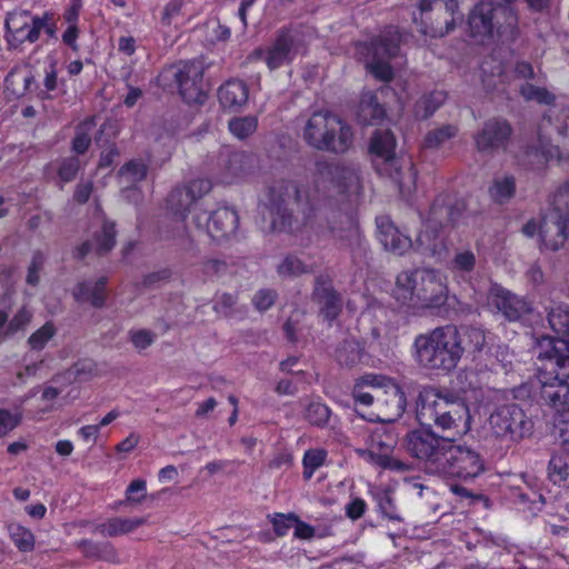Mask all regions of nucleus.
Masks as SVG:
<instances>
[{
    "mask_svg": "<svg viewBox=\"0 0 569 569\" xmlns=\"http://www.w3.org/2000/svg\"><path fill=\"white\" fill-rule=\"evenodd\" d=\"M417 419L421 426H435L442 432L462 437L471 428V416L466 401L438 388H423L417 399Z\"/></svg>",
    "mask_w": 569,
    "mask_h": 569,
    "instance_id": "obj_1",
    "label": "nucleus"
},
{
    "mask_svg": "<svg viewBox=\"0 0 569 569\" xmlns=\"http://www.w3.org/2000/svg\"><path fill=\"white\" fill-rule=\"evenodd\" d=\"M412 348L415 361L419 367L443 373L455 370L466 352L465 339L460 330L452 325L418 335Z\"/></svg>",
    "mask_w": 569,
    "mask_h": 569,
    "instance_id": "obj_2",
    "label": "nucleus"
},
{
    "mask_svg": "<svg viewBox=\"0 0 569 569\" xmlns=\"http://www.w3.org/2000/svg\"><path fill=\"white\" fill-rule=\"evenodd\" d=\"M395 296L402 305L416 310L436 309L446 305V278L433 269L402 271L396 280Z\"/></svg>",
    "mask_w": 569,
    "mask_h": 569,
    "instance_id": "obj_3",
    "label": "nucleus"
},
{
    "mask_svg": "<svg viewBox=\"0 0 569 569\" xmlns=\"http://www.w3.org/2000/svg\"><path fill=\"white\" fill-rule=\"evenodd\" d=\"M269 206L273 232L299 231L313 217L312 207L302 200L301 189L292 180H279L269 188Z\"/></svg>",
    "mask_w": 569,
    "mask_h": 569,
    "instance_id": "obj_4",
    "label": "nucleus"
},
{
    "mask_svg": "<svg viewBox=\"0 0 569 569\" xmlns=\"http://www.w3.org/2000/svg\"><path fill=\"white\" fill-rule=\"evenodd\" d=\"M302 137L309 147L336 154L347 152L353 144L350 124L330 111L313 112L303 127Z\"/></svg>",
    "mask_w": 569,
    "mask_h": 569,
    "instance_id": "obj_5",
    "label": "nucleus"
},
{
    "mask_svg": "<svg viewBox=\"0 0 569 569\" xmlns=\"http://www.w3.org/2000/svg\"><path fill=\"white\" fill-rule=\"evenodd\" d=\"M396 139L389 130H377L370 141L373 166L380 176L391 178L403 197L416 189V172L410 161L395 153Z\"/></svg>",
    "mask_w": 569,
    "mask_h": 569,
    "instance_id": "obj_6",
    "label": "nucleus"
},
{
    "mask_svg": "<svg viewBox=\"0 0 569 569\" xmlns=\"http://www.w3.org/2000/svg\"><path fill=\"white\" fill-rule=\"evenodd\" d=\"M547 321L559 339H542L548 348L540 352L539 358L548 360L550 367V370L546 368L543 372L569 378V307L566 305L551 307L547 311Z\"/></svg>",
    "mask_w": 569,
    "mask_h": 569,
    "instance_id": "obj_7",
    "label": "nucleus"
},
{
    "mask_svg": "<svg viewBox=\"0 0 569 569\" xmlns=\"http://www.w3.org/2000/svg\"><path fill=\"white\" fill-rule=\"evenodd\" d=\"M401 42L399 31L389 27L370 42L358 46V54L363 57L367 69L380 81L389 82L393 79V71L386 61L397 56Z\"/></svg>",
    "mask_w": 569,
    "mask_h": 569,
    "instance_id": "obj_8",
    "label": "nucleus"
},
{
    "mask_svg": "<svg viewBox=\"0 0 569 569\" xmlns=\"http://www.w3.org/2000/svg\"><path fill=\"white\" fill-rule=\"evenodd\" d=\"M540 399L555 410L553 426L562 445L569 448V378L540 372Z\"/></svg>",
    "mask_w": 569,
    "mask_h": 569,
    "instance_id": "obj_9",
    "label": "nucleus"
},
{
    "mask_svg": "<svg viewBox=\"0 0 569 569\" xmlns=\"http://www.w3.org/2000/svg\"><path fill=\"white\" fill-rule=\"evenodd\" d=\"M527 156L538 162L569 159V113L552 126L548 120L539 128L537 140L527 147Z\"/></svg>",
    "mask_w": 569,
    "mask_h": 569,
    "instance_id": "obj_10",
    "label": "nucleus"
},
{
    "mask_svg": "<svg viewBox=\"0 0 569 569\" xmlns=\"http://www.w3.org/2000/svg\"><path fill=\"white\" fill-rule=\"evenodd\" d=\"M489 431L497 440L507 446L518 443L532 431V421L516 403L495 409L488 419Z\"/></svg>",
    "mask_w": 569,
    "mask_h": 569,
    "instance_id": "obj_11",
    "label": "nucleus"
},
{
    "mask_svg": "<svg viewBox=\"0 0 569 569\" xmlns=\"http://www.w3.org/2000/svg\"><path fill=\"white\" fill-rule=\"evenodd\" d=\"M569 186L560 188L553 196L552 208L545 214L539 226L542 244L552 251L562 248L568 239Z\"/></svg>",
    "mask_w": 569,
    "mask_h": 569,
    "instance_id": "obj_12",
    "label": "nucleus"
},
{
    "mask_svg": "<svg viewBox=\"0 0 569 569\" xmlns=\"http://www.w3.org/2000/svg\"><path fill=\"white\" fill-rule=\"evenodd\" d=\"M419 18H415L419 31L431 38H442L456 28L457 0H420Z\"/></svg>",
    "mask_w": 569,
    "mask_h": 569,
    "instance_id": "obj_13",
    "label": "nucleus"
},
{
    "mask_svg": "<svg viewBox=\"0 0 569 569\" xmlns=\"http://www.w3.org/2000/svg\"><path fill=\"white\" fill-rule=\"evenodd\" d=\"M450 438L437 435L428 428H417L407 432L402 439L406 452L419 461L426 468L436 472Z\"/></svg>",
    "mask_w": 569,
    "mask_h": 569,
    "instance_id": "obj_14",
    "label": "nucleus"
},
{
    "mask_svg": "<svg viewBox=\"0 0 569 569\" xmlns=\"http://www.w3.org/2000/svg\"><path fill=\"white\" fill-rule=\"evenodd\" d=\"M483 469V460L476 450L450 439L435 473L467 480L478 477Z\"/></svg>",
    "mask_w": 569,
    "mask_h": 569,
    "instance_id": "obj_15",
    "label": "nucleus"
},
{
    "mask_svg": "<svg viewBox=\"0 0 569 569\" xmlns=\"http://www.w3.org/2000/svg\"><path fill=\"white\" fill-rule=\"evenodd\" d=\"M47 17L32 16L29 11H12L6 18V39L10 48L24 42H36L47 27Z\"/></svg>",
    "mask_w": 569,
    "mask_h": 569,
    "instance_id": "obj_16",
    "label": "nucleus"
},
{
    "mask_svg": "<svg viewBox=\"0 0 569 569\" xmlns=\"http://www.w3.org/2000/svg\"><path fill=\"white\" fill-rule=\"evenodd\" d=\"M302 47V38L298 31L282 30L266 50H254L251 58H262L268 68L274 70L291 62Z\"/></svg>",
    "mask_w": 569,
    "mask_h": 569,
    "instance_id": "obj_17",
    "label": "nucleus"
},
{
    "mask_svg": "<svg viewBox=\"0 0 569 569\" xmlns=\"http://www.w3.org/2000/svg\"><path fill=\"white\" fill-rule=\"evenodd\" d=\"M197 228L206 226L207 232L216 241H223L232 237L239 223L237 211L230 208H219L211 214L202 211L193 217Z\"/></svg>",
    "mask_w": 569,
    "mask_h": 569,
    "instance_id": "obj_18",
    "label": "nucleus"
},
{
    "mask_svg": "<svg viewBox=\"0 0 569 569\" xmlns=\"http://www.w3.org/2000/svg\"><path fill=\"white\" fill-rule=\"evenodd\" d=\"M176 82L183 100L188 103H202L206 99L203 66L200 62H182L174 73Z\"/></svg>",
    "mask_w": 569,
    "mask_h": 569,
    "instance_id": "obj_19",
    "label": "nucleus"
},
{
    "mask_svg": "<svg viewBox=\"0 0 569 569\" xmlns=\"http://www.w3.org/2000/svg\"><path fill=\"white\" fill-rule=\"evenodd\" d=\"M380 396L376 402V416L381 420L393 421L402 416L407 400L405 392L392 379L380 376Z\"/></svg>",
    "mask_w": 569,
    "mask_h": 569,
    "instance_id": "obj_20",
    "label": "nucleus"
},
{
    "mask_svg": "<svg viewBox=\"0 0 569 569\" xmlns=\"http://www.w3.org/2000/svg\"><path fill=\"white\" fill-rule=\"evenodd\" d=\"M497 11L506 12L507 9L496 4L492 0H481L475 6L468 18L470 36L483 43L493 34V19Z\"/></svg>",
    "mask_w": 569,
    "mask_h": 569,
    "instance_id": "obj_21",
    "label": "nucleus"
},
{
    "mask_svg": "<svg viewBox=\"0 0 569 569\" xmlns=\"http://www.w3.org/2000/svg\"><path fill=\"white\" fill-rule=\"evenodd\" d=\"M488 302L509 321H517L531 312V306L526 299L516 296L499 284L490 287Z\"/></svg>",
    "mask_w": 569,
    "mask_h": 569,
    "instance_id": "obj_22",
    "label": "nucleus"
},
{
    "mask_svg": "<svg viewBox=\"0 0 569 569\" xmlns=\"http://www.w3.org/2000/svg\"><path fill=\"white\" fill-rule=\"evenodd\" d=\"M512 133L511 126L503 119H490L485 122L483 128L475 136L478 151L492 153L505 149Z\"/></svg>",
    "mask_w": 569,
    "mask_h": 569,
    "instance_id": "obj_23",
    "label": "nucleus"
},
{
    "mask_svg": "<svg viewBox=\"0 0 569 569\" xmlns=\"http://www.w3.org/2000/svg\"><path fill=\"white\" fill-rule=\"evenodd\" d=\"M393 448L391 436L381 432H375L370 437V448L368 450H359L361 457L366 460L390 469L405 470L407 465L390 456Z\"/></svg>",
    "mask_w": 569,
    "mask_h": 569,
    "instance_id": "obj_24",
    "label": "nucleus"
},
{
    "mask_svg": "<svg viewBox=\"0 0 569 569\" xmlns=\"http://www.w3.org/2000/svg\"><path fill=\"white\" fill-rule=\"evenodd\" d=\"M317 173L320 180L329 179L332 181L339 192L358 193L360 190L358 170L353 167L321 161L317 162Z\"/></svg>",
    "mask_w": 569,
    "mask_h": 569,
    "instance_id": "obj_25",
    "label": "nucleus"
},
{
    "mask_svg": "<svg viewBox=\"0 0 569 569\" xmlns=\"http://www.w3.org/2000/svg\"><path fill=\"white\" fill-rule=\"evenodd\" d=\"M312 299L319 305L320 315L329 321L335 320L342 310V299L326 274L316 277Z\"/></svg>",
    "mask_w": 569,
    "mask_h": 569,
    "instance_id": "obj_26",
    "label": "nucleus"
},
{
    "mask_svg": "<svg viewBox=\"0 0 569 569\" xmlns=\"http://www.w3.org/2000/svg\"><path fill=\"white\" fill-rule=\"evenodd\" d=\"M254 166V157L242 151L228 153L220 161L222 176L226 180L244 177L253 170Z\"/></svg>",
    "mask_w": 569,
    "mask_h": 569,
    "instance_id": "obj_27",
    "label": "nucleus"
},
{
    "mask_svg": "<svg viewBox=\"0 0 569 569\" xmlns=\"http://www.w3.org/2000/svg\"><path fill=\"white\" fill-rule=\"evenodd\" d=\"M380 376L367 375L359 379L352 389V397L357 409L376 408L377 398L380 396Z\"/></svg>",
    "mask_w": 569,
    "mask_h": 569,
    "instance_id": "obj_28",
    "label": "nucleus"
},
{
    "mask_svg": "<svg viewBox=\"0 0 569 569\" xmlns=\"http://www.w3.org/2000/svg\"><path fill=\"white\" fill-rule=\"evenodd\" d=\"M218 98L224 109H237L247 103L249 90L243 81L232 79L219 88Z\"/></svg>",
    "mask_w": 569,
    "mask_h": 569,
    "instance_id": "obj_29",
    "label": "nucleus"
},
{
    "mask_svg": "<svg viewBox=\"0 0 569 569\" xmlns=\"http://www.w3.org/2000/svg\"><path fill=\"white\" fill-rule=\"evenodd\" d=\"M379 240L387 250L397 254L405 253L413 246L411 239L402 234L398 228L390 222H381L379 224Z\"/></svg>",
    "mask_w": 569,
    "mask_h": 569,
    "instance_id": "obj_30",
    "label": "nucleus"
},
{
    "mask_svg": "<svg viewBox=\"0 0 569 569\" xmlns=\"http://www.w3.org/2000/svg\"><path fill=\"white\" fill-rule=\"evenodd\" d=\"M549 479L560 487H569V448L553 452L548 466Z\"/></svg>",
    "mask_w": 569,
    "mask_h": 569,
    "instance_id": "obj_31",
    "label": "nucleus"
},
{
    "mask_svg": "<svg viewBox=\"0 0 569 569\" xmlns=\"http://www.w3.org/2000/svg\"><path fill=\"white\" fill-rule=\"evenodd\" d=\"M146 523L147 518L144 517H113L104 521L102 525H100L99 529L103 536L117 537L131 533L139 527L144 526Z\"/></svg>",
    "mask_w": 569,
    "mask_h": 569,
    "instance_id": "obj_32",
    "label": "nucleus"
},
{
    "mask_svg": "<svg viewBox=\"0 0 569 569\" xmlns=\"http://www.w3.org/2000/svg\"><path fill=\"white\" fill-rule=\"evenodd\" d=\"M106 278H101L94 283H79L73 290V296L78 301H88L93 307L100 308L106 301Z\"/></svg>",
    "mask_w": 569,
    "mask_h": 569,
    "instance_id": "obj_33",
    "label": "nucleus"
},
{
    "mask_svg": "<svg viewBox=\"0 0 569 569\" xmlns=\"http://www.w3.org/2000/svg\"><path fill=\"white\" fill-rule=\"evenodd\" d=\"M169 488H163L160 491L148 495L147 481L141 478L133 479L127 487L124 492V500L120 505L139 506L148 498L151 500L159 499L161 495L167 493Z\"/></svg>",
    "mask_w": 569,
    "mask_h": 569,
    "instance_id": "obj_34",
    "label": "nucleus"
},
{
    "mask_svg": "<svg viewBox=\"0 0 569 569\" xmlns=\"http://www.w3.org/2000/svg\"><path fill=\"white\" fill-rule=\"evenodd\" d=\"M357 116L361 123L373 124L376 121L383 118L385 109L379 104L376 94L365 92L361 96Z\"/></svg>",
    "mask_w": 569,
    "mask_h": 569,
    "instance_id": "obj_35",
    "label": "nucleus"
},
{
    "mask_svg": "<svg viewBox=\"0 0 569 569\" xmlns=\"http://www.w3.org/2000/svg\"><path fill=\"white\" fill-rule=\"evenodd\" d=\"M302 417L311 426L323 428L330 420L331 410L321 401L309 400L303 406Z\"/></svg>",
    "mask_w": 569,
    "mask_h": 569,
    "instance_id": "obj_36",
    "label": "nucleus"
},
{
    "mask_svg": "<svg viewBox=\"0 0 569 569\" xmlns=\"http://www.w3.org/2000/svg\"><path fill=\"white\" fill-rule=\"evenodd\" d=\"M8 535L20 552H31L36 546L32 531L19 523L7 525Z\"/></svg>",
    "mask_w": 569,
    "mask_h": 569,
    "instance_id": "obj_37",
    "label": "nucleus"
},
{
    "mask_svg": "<svg viewBox=\"0 0 569 569\" xmlns=\"http://www.w3.org/2000/svg\"><path fill=\"white\" fill-rule=\"evenodd\" d=\"M490 197L495 202L505 203L516 193V180L512 176L496 178L489 189Z\"/></svg>",
    "mask_w": 569,
    "mask_h": 569,
    "instance_id": "obj_38",
    "label": "nucleus"
},
{
    "mask_svg": "<svg viewBox=\"0 0 569 569\" xmlns=\"http://www.w3.org/2000/svg\"><path fill=\"white\" fill-rule=\"evenodd\" d=\"M257 128L258 118L256 116L233 117L228 123L230 133L239 140L249 138L256 132Z\"/></svg>",
    "mask_w": 569,
    "mask_h": 569,
    "instance_id": "obj_39",
    "label": "nucleus"
},
{
    "mask_svg": "<svg viewBox=\"0 0 569 569\" xmlns=\"http://www.w3.org/2000/svg\"><path fill=\"white\" fill-rule=\"evenodd\" d=\"M96 123L93 119H87L76 128V136L71 141V149L77 154H83L91 146V131Z\"/></svg>",
    "mask_w": 569,
    "mask_h": 569,
    "instance_id": "obj_40",
    "label": "nucleus"
},
{
    "mask_svg": "<svg viewBox=\"0 0 569 569\" xmlns=\"http://www.w3.org/2000/svg\"><path fill=\"white\" fill-rule=\"evenodd\" d=\"M148 166L142 160H130L120 170L119 177L122 183L133 186L146 179Z\"/></svg>",
    "mask_w": 569,
    "mask_h": 569,
    "instance_id": "obj_41",
    "label": "nucleus"
},
{
    "mask_svg": "<svg viewBox=\"0 0 569 569\" xmlns=\"http://www.w3.org/2000/svg\"><path fill=\"white\" fill-rule=\"evenodd\" d=\"M33 81L34 77L30 72L22 74V72L14 69L6 77L4 83L6 89L11 91L14 97H21L30 90V86Z\"/></svg>",
    "mask_w": 569,
    "mask_h": 569,
    "instance_id": "obj_42",
    "label": "nucleus"
},
{
    "mask_svg": "<svg viewBox=\"0 0 569 569\" xmlns=\"http://www.w3.org/2000/svg\"><path fill=\"white\" fill-rule=\"evenodd\" d=\"M94 251L102 256L109 252L116 244V227L113 222L104 221L101 230L93 238Z\"/></svg>",
    "mask_w": 569,
    "mask_h": 569,
    "instance_id": "obj_43",
    "label": "nucleus"
},
{
    "mask_svg": "<svg viewBox=\"0 0 569 569\" xmlns=\"http://www.w3.org/2000/svg\"><path fill=\"white\" fill-rule=\"evenodd\" d=\"M278 273L282 277H299L313 271L301 258L289 254L278 266Z\"/></svg>",
    "mask_w": 569,
    "mask_h": 569,
    "instance_id": "obj_44",
    "label": "nucleus"
},
{
    "mask_svg": "<svg viewBox=\"0 0 569 569\" xmlns=\"http://www.w3.org/2000/svg\"><path fill=\"white\" fill-rule=\"evenodd\" d=\"M194 201L183 187L174 188L167 198V207L173 213L183 217Z\"/></svg>",
    "mask_w": 569,
    "mask_h": 569,
    "instance_id": "obj_45",
    "label": "nucleus"
},
{
    "mask_svg": "<svg viewBox=\"0 0 569 569\" xmlns=\"http://www.w3.org/2000/svg\"><path fill=\"white\" fill-rule=\"evenodd\" d=\"M84 552L87 557L94 558L97 560H103L110 563L120 562L119 553L110 542L89 545Z\"/></svg>",
    "mask_w": 569,
    "mask_h": 569,
    "instance_id": "obj_46",
    "label": "nucleus"
},
{
    "mask_svg": "<svg viewBox=\"0 0 569 569\" xmlns=\"http://www.w3.org/2000/svg\"><path fill=\"white\" fill-rule=\"evenodd\" d=\"M447 99L443 91H432L423 96L416 104L417 113L427 118L431 116Z\"/></svg>",
    "mask_w": 569,
    "mask_h": 569,
    "instance_id": "obj_47",
    "label": "nucleus"
},
{
    "mask_svg": "<svg viewBox=\"0 0 569 569\" xmlns=\"http://www.w3.org/2000/svg\"><path fill=\"white\" fill-rule=\"evenodd\" d=\"M336 358L340 365L352 366L360 360V349L356 341H343L336 351Z\"/></svg>",
    "mask_w": 569,
    "mask_h": 569,
    "instance_id": "obj_48",
    "label": "nucleus"
},
{
    "mask_svg": "<svg viewBox=\"0 0 569 569\" xmlns=\"http://www.w3.org/2000/svg\"><path fill=\"white\" fill-rule=\"evenodd\" d=\"M81 169V161L77 157H66L58 161L57 174L61 182H70L76 179Z\"/></svg>",
    "mask_w": 569,
    "mask_h": 569,
    "instance_id": "obj_49",
    "label": "nucleus"
},
{
    "mask_svg": "<svg viewBox=\"0 0 569 569\" xmlns=\"http://www.w3.org/2000/svg\"><path fill=\"white\" fill-rule=\"evenodd\" d=\"M327 457V451L323 449H310L303 456V477L310 479L315 471L320 468Z\"/></svg>",
    "mask_w": 569,
    "mask_h": 569,
    "instance_id": "obj_50",
    "label": "nucleus"
},
{
    "mask_svg": "<svg viewBox=\"0 0 569 569\" xmlns=\"http://www.w3.org/2000/svg\"><path fill=\"white\" fill-rule=\"evenodd\" d=\"M32 311L27 307H21L13 317L9 320L6 333H9V338L14 336L19 331H24L32 320Z\"/></svg>",
    "mask_w": 569,
    "mask_h": 569,
    "instance_id": "obj_51",
    "label": "nucleus"
},
{
    "mask_svg": "<svg viewBox=\"0 0 569 569\" xmlns=\"http://www.w3.org/2000/svg\"><path fill=\"white\" fill-rule=\"evenodd\" d=\"M457 132V128L450 124L431 130L425 138V146L427 148H438L449 139L453 138Z\"/></svg>",
    "mask_w": 569,
    "mask_h": 569,
    "instance_id": "obj_52",
    "label": "nucleus"
},
{
    "mask_svg": "<svg viewBox=\"0 0 569 569\" xmlns=\"http://www.w3.org/2000/svg\"><path fill=\"white\" fill-rule=\"evenodd\" d=\"M520 93L527 101H537L543 104H551L555 101V96L546 88L536 87L531 83L522 84Z\"/></svg>",
    "mask_w": 569,
    "mask_h": 569,
    "instance_id": "obj_53",
    "label": "nucleus"
},
{
    "mask_svg": "<svg viewBox=\"0 0 569 569\" xmlns=\"http://www.w3.org/2000/svg\"><path fill=\"white\" fill-rule=\"evenodd\" d=\"M56 335V327L52 322H46L41 328L36 330L28 339V345L32 350H42L46 345Z\"/></svg>",
    "mask_w": 569,
    "mask_h": 569,
    "instance_id": "obj_54",
    "label": "nucleus"
},
{
    "mask_svg": "<svg viewBox=\"0 0 569 569\" xmlns=\"http://www.w3.org/2000/svg\"><path fill=\"white\" fill-rule=\"evenodd\" d=\"M465 339L466 350L470 348L472 351H480L486 343L485 332L479 328H467L460 331Z\"/></svg>",
    "mask_w": 569,
    "mask_h": 569,
    "instance_id": "obj_55",
    "label": "nucleus"
},
{
    "mask_svg": "<svg viewBox=\"0 0 569 569\" xmlns=\"http://www.w3.org/2000/svg\"><path fill=\"white\" fill-rule=\"evenodd\" d=\"M332 236L343 244H351L353 239L358 238V229L351 218H347L342 228L330 227Z\"/></svg>",
    "mask_w": 569,
    "mask_h": 569,
    "instance_id": "obj_56",
    "label": "nucleus"
},
{
    "mask_svg": "<svg viewBox=\"0 0 569 569\" xmlns=\"http://www.w3.org/2000/svg\"><path fill=\"white\" fill-rule=\"evenodd\" d=\"M156 339V335L147 329L132 330L129 332V340L133 347L138 350H144L149 348Z\"/></svg>",
    "mask_w": 569,
    "mask_h": 569,
    "instance_id": "obj_57",
    "label": "nucleus"
},
{
    "mask_svg": "<svg viewBox=\"0 0 569 569\" xmlns=\"http://www.w3.org/2000/svg\"><path fill=\"white\" fill-rule=\"evenodd\" d=\"M476 266V256L470 250L457 252L452 260V268L458 271L470 272Z\"/></svg>",
    "mask_w": 569,
    "mask_h": 569,
    "instance_id": "obj_58",
    "label": "nucleus"
},
{
    "mask_svg": "<svg viewBox=\"0 0 569 569\" xmlns=\"http://www.w3.org/2000/svg\"><path fill=\"white\" fill-rule=\"evenodd\" d=\"M184 190L193 201L200 199L211 190V182L208 179L199 178L191 180L186 184Z\"/></svg>",
    "mask_w": 569,
    "mask_h": 569,
    "instance_id": "obj_59",
    "label": "nucleus"
},
{
    "mask_svg": "<svg viewBox=\"0 0 569 569\" xmlns=\"http://www.w3.org/2000/svg\"><path fill=\"white\" fill-rule=\"evenodd\" d=\"M296 521L297 516L293 513H277L271 520L273 530L279 537L286 536L288 531L293 527Z\"/></svg>",
    "mask_w": 569,
    "mask_h": 569,
    "instance_id": "obj_60",
    "label": "nucleus"
},
{
    "mask_svg": "<svg viewBox=\"0 0 569 569\" xmlns=\"http://www.w3.org/2000/svg\"><path fill=\"white\" fill-rule=\"evenodd\" d=\"M276 299L277 292L274 290L261 289L254 295L252 303L259 311H264L273 306Z\"/></svg>",
    "mask_w": 569,
    "mask_h": 569,
    "instance_id": "obj_61",
    "label": "nucleus"
},
{
    "mask_svg": "<svg viewBox=\"0 0 569 569\" xmlns=\"http://www.w3.org/2000/svg\"><path fill=\"white\" fill-rule=\"evenodd\" d=\"M21 417L9 410L0 409V438L6 437L10 431L20 425Z\"/></svg>",
    "mask_w": 569,
    "mask_h": 569,
    "instance_id": "obj_62",
    "label": "nucleus"
},
{
    "mask_svg": "<svg viewBox=\"0 0 569 569\" xmlns=\"http://www.w3.org/2000/svg\"><path fill=\"white\" fill-rule=\"evenodd\" d=\"M44 262V256L41 252H34L32 256L31 263L28 268L27 282L31 286L39 283L40 277L39 271L41 270Z\"/></svg>",
    "mask_w": 569,
    "mask_h": 569,
    "instance_id": "obj_63",
    "label": "nucleus"
},
{
    "mask_svg": "<svg viewBox=\"0 0 569 569\" xmlns=\"http://www.w3.org/2000/svg\"><path fill=\"white\" fill-rule=\"evenodd\" d=\"M227 263L218 259H209L202 263V272L208 277H216L224 273Z\"/></svg>",
    "mask_w": 569,
    "mask_h": 569,
    "instance_id": "obj_64",
    "label": "nucleus"
}]
</instances>
